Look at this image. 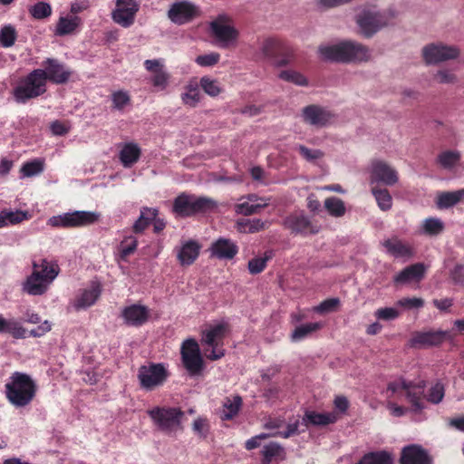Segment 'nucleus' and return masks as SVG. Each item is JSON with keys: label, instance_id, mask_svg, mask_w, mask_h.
<instances>
[{"label": "nucleus", "instance_id": "6e6552de", "mask_svg": "<svg viewBox=\"0 0 464 464\" xmlns=\"http://www.w3.org/2000/svg\"><path fill=\"white\" fill-rule=\"evenodd\" d=\"M216 207L217 203L210 198L183 193L175 198L173 211L179 216L188 217L212 210Z\"/></svg>", "mask_w": 464, "mask_h": 464}, {"label": "nucleus", "instance_id": "0e129e2a", "mask_svg": "<svg viewBox=\"0 0 464 464\" xmlns=\"http://www.w3.org/2000/svg\"><path fill=\"white\" fill-rule=\"evenodd\" d=\"M220 59V54L215 52L198 55L195 62L202 67H209L217 64Z\"/></svg>", "mask_w": 464, "mask_h": 464}, {"label": "nucleus", "instance_id": "6ab92c4d", "mask_svg": "<svg viewBox=\"0 0 464 464\" xmlns=\"http://www.w3.org/2000/svg\"><path fill=\"white\" fill-rule=\"evenodd\" d=\"M448 338H450V333L449 331L417 332L410 340V344L411 347L424 348L439 345Z\"/></svg>", "mask_w": 464, "mask_h": 464}, {"label": "nucleus", "instance_id": "3c124183", "mask_svg": "<svg viewBox=\"0 0 464 464\" xmlns=\"http://www.w3.org/2000/svg\"><path fill=\"white\" fill-rule=\"evenodd\" d=\"M280 49L279 41L268 38L264 40L260 44V51L265 58H273L276 52Z\"/></svg>", "mask_w": 464, "mask_h": 464}, {"label": "nucleus", "instance_id": "7c9ffc66", "mask_svg": "<svg viewBox=\"0 0 464 464\" xmlns=\"http://www.w3.org/2000/svg\"><path fill=\"white\" fill-rule=\"evenodd\" d=\"M33 272H38L39 276L53 284L60 273V267L56 261L44 258L33 263Z\"/></svg>", "mask_w": 464, "mask_h": 464}, {"label": "nucleus", "instance_id": "4be33fe9", "mask_svg": "<svg viewBox=\"0 0 464 464\" xmlns=\"http://www.w3.org/2000/svg\"><path fill=\"white\" fill-rule=\"evenodd\" d=\"M121 316L126 324L130 326H140L148 321L150 310L145 305L131 304L122 309Z\"/></svg>", "mask_w": 464, "mask_h": 464}, {"label": "nucleus", "instance_id": "cd10ccee", "mask_svg": "<svg viewBox=\"0 0 464 464\" xmlns=\"http://www.w3.org/2000/svg\"><path fill=\"white\" fill-rule=\"evenodd\" d=\"M211 255L219 259H232L238 252L237 244L231 239L220 237L210 246Z\"/></svg>", "mask_w": 464, "mask_h": 464}, {"label": "nucleus", "instance_id": "79ce46f5", "mask_svg": "<svg viewBox=\"0 0 464 464\" xmlns=\"http://www.w3.org/2000/svg\"><path fill=\"white\" fill-rule=\"evenodd\" d=\"M444 230V223L438 218H428L422 221L420 232L428 236H437Z\"/></svg>", "mask_w": 464, "mask_h": 464}, {"label": "nucleus", "instance_id": "7ed1b4c3", "mask_svg": "<svg viewBox=\"0 0 464 464\" xmlns=\"http://www.w3.org/2000/svg\"><path fill=\"white\" fill-rule=\"evenodd\" d=\"M227 331V324L225 322L207 324L202 330L200 343L208 360L217 361L225 355L224 338Z\"/></svg>", "mask_w": 464, "mask_h": 464}, {"label": "nucleus", "instance_id": "c03bdc74", "mask_svg": "<svg viewBox=\"0 0 464 464\" xmlns=\"http://www.w3.org/2000/svg\"><path fill=\"white\" fill-rule=\"evenodd\" d=\"M324 208L327 212L334 218L343 217L346 210L344 202L336 197H330L326 198L324 201Z\"/></svg>", "mask_w": 464, "mask_h": 464}, {"label": "nucleus", "instance_id": "423d86ee", "mask_svg": "<svg viewBox=\"0 0 464 464\" xmlns=\"http://www.w3.org/2000/svg\"><path fill=\"white\" fill-rule=\"evenodd\" d=\"M393 9L377 12L373 9H364L358 14L356 23L362 34L367 37L372 36L380 29L389 25L396 17Z\"/></svg>", "mask_w": 464, "mask_h": 464}, {"label": "nucleus", "instance_id": "e433bc0d", "mask_svg": "<svg viewBox=\"0 0 464 464\" xmlns=\"http://www.w3.org/2000/svg\"><path fill=\"white\" fill-rule=\"evenodd\" d=\"M158 216V209L151 208H143L140 210L139 218L135 221L132 230L135 233H142Z\"/></svg>", "mask_w": 464, "mask_h": 464}, {"label": "nucleus", "instance_id": "f8f14e48", "mask_svg": "<svg viewBox=\"0 0 464 464\" xmlns=\"http://www.w3.org/2000/svg\"><path fill=\"white\" fill-rule=\"evenodd\" d=\"M169 377L167 368L162 363H149L140 367L138 379L140 387L146 391H153L162 386Z\"/></svg>", "mask_w": 464, "mask_h": 464}, {"label": "nucleus", "instance_id": "680f3d73", "mask_svg": "<svg viewBox=\"0 0 464 464\" xmlns=\"http://www.w3.org/2000/svg\"><path fill=\"white\" fill-rule=\"evenodd\" d=\"M434 80L441 84H453L457 82V76L449 69H441L434 74Z\"/></svg>", "mask_w": 464, "mask_h": 464}, {"label": "nucleus", "instance_id": "ddd939ff", "mask_svg": "<svg viewBox=\"0 0 464 464\" xmlns=\"http://www.w3.org/2000/svg\"><path fill=\"white\" fill-rule=\"evenodd\" d=\"M371 184L393 186L399 180L398 171L389 163L381 160L372 161L369 169Z\"/></svg>", "mask_w": 464, "mask_h": 464}, {"label": "nucleus", "instance_id": "0eeeda50", "mask_svg": "<svg viewBox=\"0 0 464 464\" xmlns=\"http://www.w3.org/2000/svg\"><path fill=\"white\" fill-rule=\"evenodd\" d=\"M154 424L161 431L172 434L181 430L184 412L176 407H154L148 411Z\"/></svg>", "mask_w": 464, "mask_h": 464}, {"label": "nucleus", "instance_id": "4d7b16f0", "mask_svg": "<svg viewBox=\"0 0 464 464\" xmlns=\"http://www.w3.org/2000/svg\"><path fill=\"white\" fill-rule=\"evenodd\" d=\"M200 87L209 96H218L221 92V88L218 81L209 77H202L200 79Z\"/></svg>", "mask_w": 464, "mask_h": 464}, {"label": "nucleus", "instance_id": "8fccbe9b", "mask_svg": "<svg viewBox=\"0 0 464 464\" xmlns=\"http://www.w3.org/2000/svg\"><path fill=\"white\" fill-rule=\"evenodd\" d=\"M272 257L271 252H266L264 256H256L249 260L248 270L250 274L261 273L266 266L267 261Z\"/></svg>", "mask_w": 464, "mask_h": 464}, {"label": "nucleus", "instance_id": "4c0bfd02", "mask_svg": "<svg viewBox=\"0 0 464 464\" xmlns=\"http://www.w3.org/2000/svg\"><path fill=\"white\" fill-rule=\"evenodd\" d=\"M81 18L78 16H62L56 25L55 34L66 35L74 32V30L80 25Z\"/></svg>", "mask_w": 464, "mask_h": 464}, {"label": "nucleus", "instance_id": "9d476101", "mask_svg": "<svg viewBox=\"0 0 464 464\" xmlns=\"http://www.w3.org/2000/svg\"><path fill=\"white\" fill-rule=\"evenodd\" d=\"M212 35L221 48H228L237 44L239 32L227 14H219L209 24Z\"/></svg>", "mask_w": 464, "mask_h": 464}, {"label": "nucleus", "instance_id": "dca6fc26", "mask_svg": "<svg viewBox=\"0 0 464 464\" xmlns=\"http://www.w3.org/2000/svg\"><path fill=\"white\" fill-rule=\"evenodd\" d=\"M4 324L5 325L3 333H7L11 334L14 338L24 339L28 336L26 329L22 325V323L15 318H5ZM51 323L48 320H45L43 323H41L37 328L32 329L29 332V335L33 337H41L49 331H51Z\"/></svg>", "mask_w": 464, "mask_h": 464}, {"label": "nucleus", "instance_id": "473e14b6", "mask_svg": "<svg viewBox=\"0 0 464 464\" xmlns=\"http://www.w3.org/2000/svg\"><path fill=\"white\" fill-rule=\"evenodd\" d=\"M464 199V188L455 191H441L436 196V206L439 209H448Z\"/></svg>", "mask_w": 464, "mask_h": 464}, {"label": "nucleus", "instance_id": "de8ad7c7", "mask_svg": "<svg viewBox=\"0 0 464 464\" xmlns=\"http://www.w3.org/2000/svg\"><path fill=\"white\" fill-rule=\"evenodd\" d=\"M17 33L11 24L3 26L0 30V45L4 48H9L15 43Z\"/></svg>", "mask_w": 464, "mask_h": 464}, {"label": "nucleus", "instance_id": "a18cd8bd", "mask_svg": "<svg viewBox=\"0 0 464 464\" xmlns=\"http://www.w3.org/2000/svg\"><path fill=\"white\" fill-rule=\"evenodd\" d=\"M372 195L378 204V207L383 210H389L392 206V198L391 194L386 188H372Z\"/></svg>", "mask_w": 464, "mask_h": 464}, {"label": "nucleus", "instance_id": "39448f33", "mask_svg": "<svg viewBox=\"0 0 464 464\" xmlns=\"http://www.w3.org/2000/svg\"><path fill=\"white\" fill-rule=\"evenodd\" d=\"M45 92L44 73L42 69H35L19 80L13 90V95L18 103H25L31 99L41 96Z\"/></svg>", "mask_w": 464, "mask_h": 464}, {"label": "nucleus", "instance_id": "69168bd1", "mask_svg": "<svg viewBox=\"0 0 464 464\" xmlns=\"http://www.w3.org/2000/svg\"><path fill=\"white\" fill-rule=\"evenodd\" d=\"M281 450H282L281 447L277 443H275V442H271V443L264 446L263 450H262V455H263L264 460L266 463L271 462L274 458L277 457L280 454Z\"/></svg>", "mask_w": 464, "mask_h": 464}, {"label": "nucleus", "instance_id": "393cba45", "mask_svg": "<svg viewBox=\"0 0 464 464\" xmlns=\"http://www.w3.org/2000/svg\"><path fill=\"white\" fill-rule=\"evenodd\" d=\"M200 246L195 240L182 241L180 246L176 247L177 258L181 266H189L198 258Z\"/></svg>", "mask_w": 464, "mask_h": 464}, {"label": "nucleus", "instance_id": "a211bd4d", "mask_svg": "<svg viewBox=\"0 0 464 464\" xmlns=\"http://www.w3.org/2000/svg\"><path fill=\"white\" fill-rule=\"evenodd\" d=\"M140 5L136 0H116V7L111 13L113 22L124 28L133 24Z\"/></svg>", "mask_w": 464, "mask_h": 464}, {"label": "nucleus", "instance_id": "6e6d98bb", "mask_svg": "<svg viewBox=\"0 0 464 464\" xmlns=\"http://www.w3.org/2000/svg\"><path fill=\"white\" fill-rule=\"evenodd\" d=\"M30 14L35 19H44L51 15L52 7L48 3L38 2L30 8Z\"/></svg>", "mask_w": 464, "mask_h": 464}, {"label": "nucleus", "instance_id": "49530a36", "mask_svg": "<svg viewBox=\"0 0 464 464\" xmlns=\"http://www.w3.org/2000/svg\"><path fill=\"white\" fill-rule=\"evenodd\" d=\"M279 78L298 86H307L308 80L301 72L295 70H284L279 73Z\"/></svg>", "mask_w": 464, "mask_h": 464}, {"label": "nucleus", "instance_id": "603ef678", "mask_svg": "<svg viewBox=\"0 0 464 464\" xmlns=\"http://www.w3.org/2000/svg\"><path fill=\"white\" fill-rule=\"evenodd\" d=\"M137 238L133 236H128L123 238L120 244L121 257L125 259L128 256L132 254L137 247Z\"/></svg>", "mask_w": 464, "mask_h": 464}, {"label": "nucleus", "instance_id": "bb28decb", "mask_svg": "<svg viewBox=\"0 0 464 464\" xmlns=\"http://www.w3.org/2000/svg\"><path fill=\"white\" fill-rule=\"evenodd\" d=\"M401 464H431V459L420 446L409 445L402 449Z\"/></svg>", "mask_w": 464, "mask_h": 464}, {"label": "nucleus", "instance_id": "c9c22d12", "mask_svg": "<svg viewBox=\"0 0 464 464\" xmlns=\"http://www.w3.org/2000/svg\"><path fill=\"white\" fill-rule=\"evenodd\" d=\"M182 102L189 107H196L200 102V88L196 80H191L185 85L184 91L180 95Z\"/></svg>", "mask_w": 464, "mask_h": 464}, {"label": "nucleus", "instance_id": "412c9836", "mask_svg": "<svg viewBox=\"0 0 464 464\" xmlns=\"http://www.w3.org/2000/svg\"><path fill=\"white\" fill-rule=\"evenodd\" d=\"M102 293L100 283L92 282L91 285L82 289L75 297L72 305L75 310H83L93 305Z\"/></svg>", "mask_w": 464, "mask_h": 464}, {"label": "nucleus", "instance_id": "2eb2a0df", "mask_svg": "<svg viewBox=\"0 0 464 464\" xmlns=\"http://www.w3.org/2000/svg\"><path fill=\"white\" fill-rule=\"evenodd\" d=\"M182 362L190 374H198L203 368V359L199 345L195 339L185 340L181 345Z\"/></svg>", "mask_w": 464, "mask_h": 464}, {"label": "nucleus", "instance_id": "864d4df0", "mask_svg": "<svg viewBox=\"0 0 464 464\" xmlns=\"http://www.w3.org/2000/svg\"><path fill=\"white\" fill-rule=\"evenodd\" d=\"M169 74L165 69L156 72L150 77V82L157 91H164L169 85Z\"/></svg>", "mask_w": 464, "mask_h": 464}, {"label": "nucleus", "instance_id": "ea45409f", "mask_svg": "<svg viewBox=\"0 0 464 464\" xmlns=\"http://www.w3.org/2000/svg\"><path fill=\"white\" fill-rule=\"evenodd\" d=\"M323 327L322 323H308L298 325L291 334L292 342H300Z\"/></svg>", "mask_w": 464, "mask_h": 464}, {"label": "nucleus", "instance_id": "774afa93", "mask_svg": "<svg viewBox=\"0 0 464 464\" xmlns=\"http://www.w3.org/2000/svg\"><path fill=\"white\" fill-rule=\"evenodd\" d=\"M297 150H299L302 157L307 161H314L324 156V153L320 150H312L304 145H299Z\"/></svg>", "mask_w": 464, "mask_h": 464}, {"label": "nucleus", "instance_id": "5fc2aeb1", "mask_svg": "<svg viewBox=\"0 0 464 464\" xmlns=\"http://www.w3.org/2000/svg\"><path fill=\"white\" fill-rule=\"evenodd\" d=\"M30 215L27 211L23 210H7L5 209L6 227L10 225H17L24 220H28Z\"/></svg>", "mask_w": 464, "mask_h": 464}, {"label": "nucleus", "instance_id": "338daca9", "mask_svg": "<svg viewBox=\"0 0 464 464\" xmlns=\"http://www.w3.org/2000/svg\"><path fill=\"white\" fill-rule=\"evenodd\" d=\"M339 302L340 301L338 298H330L324 300L320 304L314 306L313 311L318 314H327L333 312L339 304Z\"/></svg>", "mask_w": 464, "mask_h": 464}, {"label": "nucleus", "instance_id": "f3484780", "mask_svg": "<svg viewBox=\"0 0 464 464\" xmlns=\"http://www.w3.org/2000/svg\"><path fill=\"white\" fill-rule=\"evenodd\" d=\"M301 116L304 123L315 128H324L331 124L334 119L331 111L315 104L303 108Z\"/></svg>", "mask_w": 464, "mask_h": 464}, {"label": "nucleus", "instance_id": "c85d7f7f", "mask_svg": "<svg viewBox=\"0 0 464 464\" xmlns=\"http://www.w3.org/2000/svg\"><path fill=\"white\" fill-rule=\"evenodd\" d=\"M425 271L426 267L421 263L409 266L395 276L394 282L397 284L420 282L423 278Z\"/></svg>", "mask_w": 464, "mask_h": 464}, {"label": "nucleus", "instance_id": "37998d69", "mask_svg": "<svg viewBox=\"0 0 464 464\" xmlns=\"http://www.w3.org/2000/svg\"><path fill=\"white\" fill-rule=\"evenodd\" d=\"M242 404V400L239 396H234L232 399L227 398L224 401L221 418L223 420H230L236 416Z\"/></svg>", "mask_w": 464, "mask_h": 464}, {"label": "nucleus", "instance_id": "bf43d9fd", "mask_svg": "<svg viewBox=\"0 0 464 464\" xmlns=\"http://www.w3.org/2000/svg\"><path fill=\"white\" fill-rule=\"evenodd\" d=\"M445 389L443 383L437 382L430 387L427 399L429 401L434 404H438L442 401Z\"/></svg>", "mask_w": 464, "mask_h": 464}, {"label": "nucleus", "instance_id": "13d9d810", "mask_svg": "<svg viewBox=\"0 0 464 464\" xmlns=\"http://www.w3.org/2000/svg\"><path fill=\"white\" fill-rule=\"evenodd\" d=\"M113 109L122 111L130 102V97L127 92L118 91L111 94Z\"/></svg>", "mask_w": 464, "mask_h": 464}, {"label": "nucleus", "instance_id": "a19ab883", "mask_svg": "<svg viewBox=\"0 0 464 464\" xmlns=\"http://www.w3.org/2000/svg\"><path fill=\"white\" fill-rule=\"evenodd\" d=\"M460 160V152L458 150H444L437 157V162L445 169H453Z\"/></svg>", "mask_w": 464, "mask_h": 464}, {"label": "nucleus", "instance_id": "f704fd0d", "mask_svg": "<svg viewBox=\"0 0 464 464\" xmlns=\"http://www.w3.org/2000/svg\"><path fill=\"white\" fill-rule=\"evenodd\" d=\"M140 148L137 143H125L120 151V160L123 167L130 168L140 159Z\"/></svg>", "mask_w": 464, "mask_h": 464}, {"label": "nucleus", "instance_id": "58836bf2", "mask_svg": "<svg viewBox=\"0 0 464 464\" xmlns=\"http://www.w3.org/2000/svg\"><path fill=\"white\" fill-rule=\"evenodd\" d=\"M392 455L386 450L373 451L365 454L357 464H392Z\"/></svg>", "mask_w": 464, "mask_h": 464}, {"label": "nucleus", "instance_id": "2f4dec72", "mask_svg": "<svg viewBox=\"0 0 464 464\" xmlns=\"http://www.w3.org/2000/svg\"><path fill=\"white\" fill-rule=\"evenodd\" d=\"M298 426H299V422H298V420H296L293 423L288 424L285 430L276 431L272 434L261 433L259 435L252 437L251 439H249L246 441V444H245L246 449L248 450H254V449L259 447L261 440H264L269 436H279L282 438H289L290 436L298 432Z\"/></svg>", "mask_w": 464, "mask_h": 464}, {"label": "nucleus", "instance_id": "1a4fd4ad", "mask_svg": "<svg viewBox=\"0 0 464 464\" xmlns=\"http://www.w3.org/2000/svg\"><path fill=\"white\" fill-rule=\"evenodd\" d=\"M99 218L98 212L76 210L53 216L48 218L47 225L54 228L79 227L94 224Z\"/></svg>", "mask_w": 464, "mask_h": 464}, {"label": "nucleus", "instance_id": "5701e85b", "mask_svg": "<svg viewBox=\"0 0 464 464\" xmlns=\"http://www.w3.org/2000/svg\"><path fill=\"white\" fill-rule=\"evenodd\" d=\"M382 246L386 253L394 258H410L413 256L412 246L397 237L383 240Z\"/></svg>", "mask_w": 464, "mask_h": 464}, {"label": "nucleus", "instance_id": "20e7f679", "mask_svg": "<svg viewBox=\"0 0 464 464\" xmlns=\"http://www.w3.org/2000/svg\"><path fill=\"white\" fill-rule=\"evenodd\" d=\"M424 388L423 381L418 382H408L403 378H398L389 382L387 387V397H406L411 404V411H420L424 408Z\"/></svg>", "mask_w": 464, "mask_h": 464}, {"label": "nucleus", "instance_id": "aec40b11", "mask_svg": "<svg viewBox=\"0 0 464 464\" xmlns=\"http://www.w3.org/2000/svg\"><path fill=\"white\" fill-rule=\"evenodd\" d=\"M43 66L44 69L42 70L44 73L45 82L49 80L57 84L65 83L72 74L70 69L56 59H46L43 63Z\"/></svg>", "mask_w": 464, "mask_h": 464}, {"label": "nucleus", "instance_id": "4468645a", "mask_svg": "<svg viewBox=\"0 0 464 464\" xmlns=\"http://www.w3.org/2000/svg\"><path fill=\"white\" fill-rule=\"evenodd\" d=\"M199 15V7L186 0L173 3L168 11L169 19L178 25L188 24Z\"/></svg>", "mask_w": 464, "mask_h": 464}, {"label": "nucleus", "instance_id": "a878e982", "mask_svg": "<svg viewBox=\"0 0 464 464\" xmlns=\"http://www.w3.org/2000/svg\"><path fill=\"white\" fill-rule=\"evenodd\" d=\"M285 227L296 234H314V228L310 219L302 213H294L288 216L284 222Z\"/></svg>", "mask_w": 464, "mask_h": 464}, {"label": "nucleus", "instance_id": "052dcab7", "mask_svg": "<svg viewBox=\"0 0 464 464\" xmlns=\"http://www.w3.org/2000/svg\"><path fill=\"white\" fill-rule=\"evenodd\" d=\"M374 315L378 320L392 321L399 317L400 312L395 307H383L377 309Z\"/></svg>", "mask_w": 464, "mask_h": 464}, {"label": "nucleus", "instance_id": "f03ea898", "mask_svg": "<svg viewBox=\"0 0 464 464\" xmlns=\"http://www.w3.org/2000/svg\"><path fill=\"white\" fill-rule=\"evenodd\" d=\"M5 396L8 401L15 408H24L29 405L36 393V384L30 375L15 372L7 380Z\"/></svg>", "mask_w": 464, "mask_h": 464}, {"label": "nucleus", "instance_id": "9b49d317", "mask_svg": "<svg viewBox=\"0 0 464 464\" xmlns=\"http://www.w3.org/2000/svg\"><path fill=\"white\" fill-rule=\"evenodd\" d=\"M421 53L428 65H436L457 59L460 54V50L456 45L435 42L426 44L422 48Z\"/></svg>", "mask_w": 464, "mask_h": 464}, {"label": "nucleus", "instance_id": "72a5a7b5", "mask_svg": "<svg viewBox=\"0 0 464 464\" xmlns=\"http://www.w3.org/2000/svg\"><path fill=\"white\" fill-rule=\"evenodd\" d=\"M337 414L335 412L319 413L315 411H306L303 423L307 427L309 425L321 426L334 423L337 420Z\"/></svg>", "mask_w": 464, "mask_h": 464}, {"label": "nucleus", "instance_id": "c756f323", "mask_svg": "<svg viewBox=\"0 0 464 464\" xmlns=\"http://www.w3.org/2000/svg\"><path fill=\"white\" fill-rule=\"evenodd\" d=\"M268 198H258L256 195H249L247 199L237 204L235 210L237 213L248 216L258 213L260 209L268 205Z\"/></svg>", "mask_w": 464, "mask_h": 464}, {"label": "nucleus", "instance_id": "e2e57ef3", "mask_svg": "<svg viewBox=\"0 0 464 464\" xmlns=\"http://www.w3.org/2000/svg\"><path fill=\"white\" fill-rule=\"evenodd\" d=\"M237 225L240 231L246 233H255L265 227V223L260 219H253L246 222H237Z\"/></svg>", "mask_w": 464, "mask_h": 464}, {"label": "nucleus", "instance_id": "09e8293b", "mask_svg": "<svg viewBox=\"0 0 464 464\" xmlns=\"http://www.w3.org/2000/svg\"><path fill=\"white\" fill-rule=\"evenodd\" d=\"M44 171V161L42 160H34L23 164L21 173L23 178H30L39 175Z\"/></svg>", "mask_w": 464, "mask_h": 464}, {"label": "nucleus", "instance_id": "f257e3e1", "mask_svg": "<svg viewBox=\"0 0 464 464\" xmlns=\"http://www.w3.org/2000/svg\"><path fill=\"white\" fill-rule=\"evenodd\" d=\"M318 53L324 61L338 63H361L371 58L370 50L354 41L322 44L318 48Z\"/></svg>", "mask_w": 464, "mask_h": 464}, {"label": "nucleus", "instance_id": "b1692460", "mask_svg": "<svg viewBox=\"0 0 464 464\" xmlns=\"http://www.w3.org/2000/svg\"><path fill=\"white\" fill-rule=\"evenodd\" d=\"M52 283L39 276L38 272H32L22 284L24 293L38 296L44 295L50 288Z\"/></svg>", "mask_w": 464, "mask_h": 464}]
</instances>
